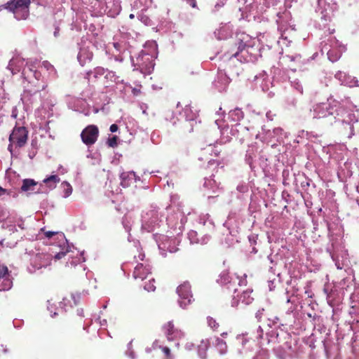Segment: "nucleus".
I'll use <instances>...</instances> for the list:
<instances>
[{"mask_svg":"<svg viewBox=\"0 0 359 359\" xmlns=\"http://www.w3.org/2000/svg\"><path fill=\"white\" fill-rule=\"evenodd\" d=\"M340 107L338 102L318 103L313 107V118L325 119V123L332 126L337 121Z\"/></svg>","mask_w":359,"mask_h":359,"instance_id":"nucleus-1","label":"nucleus"},{"mask_svg":"<svg viewBox=\"0 0 359 359\" xmlns=\"http://www.w3.org/2000/svg\"><path fill=\"white\" fill-rule=\"evenodd\" d=\"M27 69H24L22 72V76L24 79L27 80L30 84V88L25 90V93L30 96L34 95L41 90H44L48 85L46 83L42 84L39 83L42 75L41 73L37 70H34V65L27 62Z\"/></svg>","mask_w":359,"mask_h":359,"instance_id":"nucleus-2","label":"nucleus"},{"mask_svg":"<svg viewBox=\"0 0 359 359\" xmlns=\"http://www.w3.org/2000/svg\"><path fill=\"white\" fill-rule=\"evenodd\" d=\"M30 0H11L6 8L12 12L18 20H25L29 14Z\"/></svg>","mask_w":359,"mask_h":359,"instance_id":"nucleus-3","label":"nucleus"},{"mask_svg":"<svg viewBox=\"0 0 359 359\" xmlns=\"http://www.w3.org/2000/svg\"><path fill=\"white\" fill-rule=\"evenodd\" d=\"M28 130L24 126H15L9 136V142L14 143L17 147H24L28 140Z\"/></svg>","mask_w":359,"mask_h":359,"instance_id":"nucleus-4","label":"nucleus"},{"mask_svg":"<svg viewBox=\"0 0 359 359\" xmlns=\"http://www.w3.org/2000/svg\"><path fill=\"white\" fill-rule=\"evenodd\" d=\"M177 292L180 298V306L185 309L192 301V294L189 283L184 282L179 285L177 288Z\"/></svg>","mask_w":359,"mask_h":359,"instance_id":"nucleus-5","label":"nucleus"},{"mask_svg":"<svg viewBox=\"0 0 359 359\" xmlns=\"http://www.w3.org/2000/svg\"><path fill=\"white\" fill-rule=\"evenodd\" d=\"M99 135V129L95 125H89L86 127L81 133L82 142L87 146L95 143Z\"/></svg>","mask_w":359,"mask_h":359,"instance_id":"nucleus-6","label":"nucleus"},{"mask_svg":"<svg viewBox=\"0 0 359 359\" xmlns=\"http://www.w3.org/2000/svg\"><path fill=\"white\" fill-rule=\"evenodd\" d=\"M8 267L0 264V290H8L13 286V278Z\"/></svg>","mask_w":359,"mask_h":359,"instance_id":"nucleus-7","label":"nucleus"},{"mask_svg":"<svg viewBox=\"0 0 359 359\" xmlns=\"http://www.w3.org/2000/svg\"><path fill=\"white\" fill-rule=\"evenodd\" d=\"M163 332L168 341H175L181 339L184 333L175 327L173 323L170 321L165 323L163 327Z\"/></svg>","mask_w":359,"mask_h":359,"instance_id":"nucleus-8","label":"nucleus"},{"mask_svg":"<svg viewBox=\"0 0 359 359\" xmlns=\"http://www.w3.org/2000/svg\"><path fill=\"white\" fill-rule=\"evenodd\" d=\"M151 273L149 265L144 266L143 264H138L135 267L133 276L135 280H144L151 276Z\"/></svg>","mask_w":359,"mask_h":359,"instance_id":"nucleus-9","label":"nucleus"},{"mask_svg":"<svg viewBox=\"0 0 359 359\" xmlns=\"http://www.w3.org/2000/svg\"><path fill=\"white\" fill-rule=\"evenodd\" d=\"M8 68L11 70L12 74L13 75L19 73L21 71L22 72L24 69H26L25 67L24 58L20 56L13 57L8 63Z\"/></svg>","mask_w":359,"mask_h":359,"instance_id":"nucleus-10","label":"nucleus"},{"mask_svg":"<svg viewBox=\"0 0 359 359\" xmlns=\"http://www.w3.org/2000/svg\"><path fill=\"white\" fill-rule=\"evenodd\" d=\"M236 37V45L238 46V50L235 53H233V56L234 57H237L238 53L242 51L248 46V43L250 40V36L243 32L237 33Z\"/></svg>","mask_w":359,"mask_h":359,"instance_id":"nucleus-11","label":"nucleus"},{"mask_svg":"<svg viewBox=\"0 0 359 359\" xmlns=\"http://www.w3.org/2000/svg\"><path fill=\"white\" fill-rule=\"evenodd\" d=\"M121 184L123 187H128L136 182V175L133 171L123 172L121 174Z\"/></svg>","mask_w":359,"mask_h":359,"instance_id":"nucleus-12","label":"nucleus"},{"mask_svg":"<svg viewBox=\"0 0 359 359\" xmlns=\"http://www.w3.org/2000/svg\"><path fill=\"white\" fill-rule=\"evenodd\" d=\"M215 147L210 146L208 149H204L202 151V154H203V157H201L199 159L200 160H203V159L207 160V161H208V166L211 165H215V167L217 168V166L219 165V163L214 159L209 158L207 157L208 154L211 155L212 152L215 153V156H218L219 152L217 150H215Z\"/></svg>","mask_w":359,"mask_h":359,"instance_id":"nucleus-13","label":"nucleus"},{"mask_svg":"<svg viewBox=\"0 0 359 359\" xmlns=\"http://www.w3.org/2000/svg\"><path fill=\"white\" fill-rule=\"evenodd\" d=\"M60 182V179L57 175H52L43 180L50 189H53L56 187V184Z\"/></svg>","mask_w":359,"mask_h":359,"instance_id":"nucleus-14","label":"nucleus"},{"mask_svg":"<svg viewBox=\"0 0 359 359\" xmlns=\"http://www.w3.org/2000/svg\"><path fill=\"white\" fill-rule=\"evenodd\" d=\"M252 292V290H247L241 295L240 299L243 304L248 305L252 302L254 298L251 297Z\"/></svg>","mask_w":359,"mask_h":359,"instance_id":"nucleus-15","label":"nucleus"},{"mask_svg":"<svg viewBox=\"0 0 359 359\" xmlns=\"http://www.w3.org/2000/svg\"><path fill=\"white\" fill-rule=\"evenodd\" d=\"M36 185V182L32 179H25L22 182L21 189L23 191L32 190V187Z\"/></svg>","mask_w":359,"mask_h":359,"instance_id":"nucleus-16","label":"nucleus"},{"mask_svg":"<svg viewBox=\"0 0 359 359\" xmlns=\"http://www.w3.org/2000/svg\"><path fill=\"white\" fill-rule=\"evenodd\" d=\"M156 281L155 279L151 275L150 277H148V281L145 282L144 288L145 290L148 292H153L156 290L155 285Z\"/></svg>","mask_w":359,"mask_h":359,"instance_id":"nucleus-17","label":"nucleus"},{"mask_svg":"<svg viewBox=\"0 0 359 359\" xmlns=\"http://www.w3.org/2000/svg\"><path fill=\"white\" fill-rule=\"evenodd\" d=\"M215 346L217 347L221 353H224L226 352L227 346L226 342L223 339L217 337L215 339Z\"/></svg>","mask_w":359,"mask_h":359,"instance_id":"nucleus-18","label":"nucleus"},{"mask_svg":"<svg viewBox=\"0 0 359 359\" xmlns=\"http://www.w3.org/2000/svg\"><path fill=\"white\" fill-rule=\"evenodd\" d=\"M207 323L208 326L214 331L217 330L219 327V323L212 317L208 316L207 318Z\"/></svg>","mask_w":359,"mask_h":359,"instance_id":"nucleus-19","label":"nucleus"},{"mask_svg":"<svg viewBox=\"0 0 359 359\" xmlns=\"http://www.w3.org/2000/svg\"><path fill=\"white\" fill-rule=\"evenodd\" d=\"M61 187L64 189V197H68L72 192V186L67 182H63L61 184Z\"/></svg>","mask_w":359,"mask_h":359,"instance_id":"nucleus-20","label":"nucleus"},{"mask_svg":"<svg viewBox=\"0 0 359 359\" xmlns=\"http://www.w3.org/2000/svg\"><path fill=\"white\" fill-rule=\"evenodd\" d=\"M229 278L230 277L229 276V273L226 271H224L221 273L219 281H220L221 283H227L230 281Z\"/></svg>","mask_w":359,"mask_h":359,"instance_id":"nucleus-21","label":"nucleus"},{"mask_svg":"<svg viewBox=\"0 0 359 359\" xmlns=\"http://www.w3.org/2000/svg\"><path fill=\"white\" fill-rule=\"evenodd\" d=\"M117 141L118 137L116 135H114L112 137L108 139L107 144L111 147H115L117 146Z\"/></svg>","mask_w":359,"mask_h":359,"instance_id":"nucleus-22","label":"nucleus"},{"mask_svg":"<svg viewBox=\"0 0 359 359\" xmlns=\"http://www.w3.org/2000/svg\"><path fill=\"white\" fill-rule=\"evenodd\" d=\"M42 67L48 71L54 70V67L48 61H43L42 62Z\"/></svg>","mask_w":359,"mask_h":359,"instance_id":"nucleus-23","label":"nucleus"},{"mask_svg":"<svg viewBox=\"0 0 359 359\" xmlns=\"http://www.w3.org/2000/svg\"><path fill=\"white\" fill-rule=\"evenodd\" d=\"M162 351L165 355L167 359H171L170 350L168 347L164 346L162 348Z\"/></svg>","mask_w":359,"mask_h":359,"instance_id":"nucleus-24","label":"nucleus"},{"mask_svg":"<svg viewBox=\"0 0 359 359\" xmlns=\"http://www.w3.org/2000/svg\"><path fill=\"white\" fill-rule=\"evenodd\" d=\"M95 73L96 74H100L102 75L104 73V69L102 67H98L95 69Z\"/></svg>","mask_w":359,"mask_h":359,"instance_id":"nucleus-25","label":"nucleus"},{"mask_svg":"<svg viewBox=\"0 0 359 359\" xmlns=\"http://www.w3.org/2000/svg\"><path fill=\"white\" fill-rule=\"evenodd\" d=\"M66 255V252H59L57 254L55 255V259H62V257H64Z\"/></svg>","mask_w":359,"mask_h":359,"instance_id":"nucleus-26","label":"nucleus"},{"mask_svg":"<svg viewBox=\"0 0 359 359\" xmlns=\"http://www.w3.org/2000/svg\"><path fill=\"white\" fill-rule=\"evenodd\" d=\"M118 127L116 124H112L111 125L109 130L111 133H115L118 130Z\"/></svg>","mask_w":359,"mask_h":359,"instance_id":"nucleus-27","label":"nucleus"},{"mask_svg":"<svg viewBox=\"0 0 359 359\" xmlns=\"http://www.w3.org/2000/svg\"><path fill=\"white\" fill-rule=\"evenodd\" d=\"M187 2L192 7L196 8V0H187Z\"/></svg>","mask_w":359,"mask_h":359,"instance_id":"nucleus-28","label":"nucleus"},{"mask_svg":"<svg viewBox=\"0 0 359 359\" xmlns=\"http://www.w3.org/2000/svg\"><path fill=\"white\" fill-rule=\"evenodd\" d=\"M56 234V232H54V231H46L45 233V235L47 238H50L51 237H53L54 235Z\"/></svg>","mask_w":359,"mask_h":359,"instance_id":"nucleus-29","label":"nucleus"},{"mask_svg":"<svg viewBox=\"0 0 359 359\" xmlns=\"http://www.w3.org/2000/svg\"><path fill=\"white\" fill-rule=\"evenodd\" d=\"M14 144H15L14 143H11V142H10V144H8V151H9L11 153H12V152H13V145H14Z\"/></svg>","mask_w":359,"mask_h":359,"instance_id":"nucleus-30","label":"nucleus"},{"mask_svg":"<svg viewBox=\"0 0 359 359\" xmlns=\"http://www.w3.org/2000/svg\"><path fill=\"white\" fill-rule=\"evenodd\" d=\"M6 192V190L0 187V196L4 194Z\"/></svg>","mask_w":359,"mask_h":359,"instance_id":"nucleus-31","label":"nucleus"},{"mask_svg":"<svg viewBox=\"0 0 359 359\" xmlns=\"http://www.w3.org/2000/svg\"><path fill=\"white\" fill-rule=\"evenodd\" d=\"M227 334H228V333H227V332H222V333L221 334V336H222V337H226V336H227Z\"/></svg>","mask_w":359,"mask_h":359,"instance_id":"nucleus-32","label":"nucleus"},{"mask_svg":"<svg viewBox=\"0 0 359 359\" xmlns=\"http://www.w3.org/2000/svg\"><path fill=\"white\" fill-rule=\"evenodd\" d=\"M129 18H130V19L134 18V15H133V14H130V15H129Z\"/></svg>","mask_w":359,"mask_h":359,"instance_id":"nucleus-33","label":"nucleus"},{"mask_svg":"<svg viewBox=\"0 0 359 359\" xmlns=\"http://www.w3.org/2000/svg\"><path fill=\"white\" fill-rule=\"evenodd\" d=\"M201 358L205 359V354L204 353L203 355H201Z\"/></svg>","mask_w":359,"mask_h":359,"instance_id":"nucleus-34","label":"nucleus"},{"mask_svg":"<svg viewBox=\"0 0 359 359\" xmlns=\"http://www.w3.org/2000/svg\"><path fill=\"white\" fill-rule=\"evenodd\" d=\"M331 54H332V51H329V52H328V53H327V55H328L329 57H330Z\"/></svg>","mask_w":359,"mask_h":359,"instance_id":"nucleus-35","label":"nucleus"},{"mask_svg":"<svg viewBox=\"0 0 359 359\" xmlns=\"http://www.w3.org/2000/svg\"><path fill=\"white\" fill-rule=\"evenodd\" d=\"M81 54H79V55H78V59H79V61L81 60Z\"/></svg>","mask_w":359,"mask_h":359,"instance_id":"nucleus-36","label":"nucleus"},{"mask_svg":"<svg viewBox=\"0 0 359 359\" xmlns=\"http://www.w3.org/2000/svg\"><path fill=\"white\" fill-rule=\"evenodd\" d=\"M299 91L301 93H303L302 88H301L300 89H299Z\"/></svg>","mask_w":359,"mask_h":359,"instance_id":"nucleus-37","label":"nucleus"},{"mask_svg":"<svg viewBox=\"0 0 359 359\" xmlns=\"http://www.w3.org/2000/svg\"><path fill=\"white\" fill-rule=\"evenodd\" d=\"M238 114H241L243 115V111H241V110H238Z\"/></svg>","mask_w":359,"mask_h":359,"instance_id":"nucleus-38","label":"nucleus"},{"mask_svg":"<svg viewBox=\"0 0 359 359\" xmlns=\"http://www.w3.org/2000/svg\"><path fill=\"white\" fill-rule=\"evenodd\" d=\"M324 292H325V293H327V290L326 288H325V289H324Z\"/></svg>","mask_w":359,"mask_h":359,"instance_id":"nucleus-39","label":"nucleus"},{"mask_svg":"<svg viewBox=\"0 0 359 359\" xmlns=\"http://www.w3.org/2000/svg\"><path fill=\"white\" fill-rule=\"evenodd\" d=\"M237 305V302L234 303L232 304V306H236Z\"/></svg>","mask_w":359,"mask_h":359,"instance_id":"nucleus-40","label":"nucleus"},{"mask_svg":"<svg viewBox=\"0 0 359 359\" xmlns=\"http://www.w3.org/2000/svg\"><path fill=\"white\" fill-rule=\"evenodd\" d=\"M204 348H205V350L207 349V345L206 344L204 345Z\"/></svg>","mask_w":359,"mask_h":359,"instance_id":"nucleus-41","label":"nucleus"},{"mask_svg":"<svg viewBox=\"0 0 359 359\" xmlns=\"http://www.w3.org/2000/svg\"><path fill=\"white\" fill-rule=\"evenodd\" d=\"M180 102H178V103H177V107H180Z\"/></svg>","mask_w":359,"mask_h":359,"instance_id":"nucleus-42","label":"nucleus"},{"mask_svg":"<svg viewBox=\"0 0 359 359\" xmlns=\"http://www.w3.org/2000/svg\"><path fill=\"white\" fill-rule=\"evenodd\" d=\"M337 57L334 58V60H332V61L337 60Z\"/></svg>","mask_w":359,"mask_h":359,"instance_id":"nucleus-43","label":"nucleus"}]
</instances>
